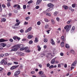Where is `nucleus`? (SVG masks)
Returning <instances> with one entry per match:
<instances>
[{
    "mask_svg": "<svg viewBox=\"0 0 77 77\" xmlns=\"http://www.w3.org/2000/svg\"><path fill=\"white\" fill-rule=\"evenodd\" d=\"M13 47H16L18 49L22 47H24V45L22 44H19L17 45H15L13 46Z\"/></svg>",
    "mask_w": 77,
    "mask_h": 77,
    "instance_id": "obj_1",
    "label": "nucleus"
},
{
    "mask_svg": "<svg viewBox=\"0 0 77 77\" xmlns=\"http://www.w3.org/2000/svg\"><path fill=\"white\" fill-rule=\"evenodd\" d=\"M71 28V25H67L64 27V29L66 30V32H68Z\"/></svg>",
    "mask_w": 77,
    "mask_h": 77,
    "instance_id": "obj_2",
    "label": "nucleus"
},
{
    "mask_svg": "<svg viewBox=\"0 0 77 77\" xmlns=\"http://www.w3.org/2000/svg\"><path fill=\"white\" fill-rule=\"evenodd\" d=\"M20 72H20V70L17 71L14 73V76H16L17 75H18L20 74Z\"/></svg>",
    "mask_w": 77,
    "mask_h": 77,
    "instance_id": "obj_3",
    "label": "nucleus"
},
{
    "mask_svg": "<svg viewBox=\"0 0 77 77\" xmlns=\"http://www.w3.org/2000/svg\"><path fill=\"white\" fill-rule=\"evenodd\" d=\"M18 66H19V65L13 66L10 69L11 70H13V69H14L17 68V67H18Z\"/></svg>",
    "mask_w": 77,
    "mask_h": 77,
    "instance_id": "obj_4",
    "label": "nucleus"
},
{
    "mask_svg": "<svg viewBox=\"0 0 77 77\" xmlns=\"http://www.w3.org/2000/svg\"><path fill=\"white\" fill-rule=\"evenodd\" d=\"M48 7H49V8H53V7H54V5L53 4L51 3H49L48 4Z\"/></svg>",
    "mask_w": 77,
    "mask_h": 77,
    "instance_id": "obj_5",
    "label": "nucleus"
},
{
    "mask_svg": "<svg viewBox=\"0 0 77 77\" xmlns=\"http://www.w3.org/2000/svg\"><path fill=\"white\" fill-rule=\"evenodd\" d=\"M13 47L14 46H13V47L14 48L12 49H11V51H17L18 50V48L16 47Z\"/></svg>",
    "mask_w": 77,
    "mask_h": 77,
    "instance_id": "obj_6",
    "label": "nucleus"
},
{
    "mask_svg": "<svg viewBox=\"0 0 77 77\" xmlns=\"http://www.w3.org/2000/svg\"><path fill=\"white\" fill-rule=\"evenodd\" d=\"M13 39L14 40H16V39H18V41H20V38H19L18 36H15L13 37Z\"/></svg>",
    "mask_w": 77,
    "mask_h": 77,
    "instance_id": "obj_7",
    "label": "nucleus"
},
{
    "mask_svg": "<svg viewBox=\"0 0 77 77\" xmlns=\"http://www.w3.org/2000/svg\"><path fill=\"white\" fill-rule=\"evenodd\" d=\"M32 30V27H29L28 29L25 31V33H27L29 32H30Z\"/></svg>",
    "mask_w": 77,
    "mask_h": 77,
    "instance_id": "obj_8",
    "label": "nucleus"
},
{
    "mask_svg": "<svg viewBox=\"0 0 77 77\" xmlns=\"http://www.w3.org/2000/svg\"><path fill=\"white\" fill-rule=\"evenodd\" d=\"M41 2H42V0H37L36 3V5H38L39 4H40Z\"/></svg>",
    "mask_w": 77,
    "mask_h": 77,
    "instance_id": "obj_9",
    "label": "nucleus"
},
{
    "mask_svg": "<svg viewBox=\"0 0 77 77\" xmlns=\"http://www.w3.org/2000/svg\"><path fill=\"white\" fill-rule=\"evenodd\" d=\"M63 8L65 10H66L68 9V7L66 5H63Z\"/></svg>",
    "mask_w": 77,
    "mask_h": 77,
    "instance_id": "obj_10",
    "label": "nucleus"
},
{
    "mask_svg": "<svg viewBox=\"0 0 77 77\" xmlns=\"http://www.w3.org/2000/svg\"><path fill=\"white\" fill-rule=\"evenodd\" d=\"M52 10H53V8H49L47 10V11L48 12H50V11H51Z\"/></svg>",
    "mask_w": 77,
    "mask_h": 77,
    "instance_id": "obj_11",
    "label": "nucleus"
},
{
    "mask_svg": "<svg viewBox=\"0 0 77 77\" xmlns=\"http://www.w3.org/2000/svg\"><path fill=\"white\" fill-rule=\"evenodd\" d=\"M5 41H8V40H5L3 38H1L0 39V42H5Z\"/></svg>",
    "mask_w": 77,
    "mask_h": 77,
    "instance_id": "obj_12",
    "label": "nucleus"
},
{
    "mask_svg": "<svg viewBox=\"0 0 77 77\" xmlns=\"http://www.w3.org/2000/svg\"><path fill=\"white\" fill-rule=\"evenodd\" d=\"M77 61L75 60L74 61V62L72 64V66H75V65H76L77 63Z\"/></svg>",
    "mask_w": 77,
    "mask_h": 77,
    "instance_id": "obj_13",
    "label": "nucleus"
},
{
    "mask_svg": "<svg viewBox=\"0 0 77 77\" xmlns=\"http://www.w3.org/2000/svg\"><path fill=\"white\" fill-rule=\"evenodd\" d=\"M38 38L37 37H36L35 38L34 42H35V43H37V42H38L39 41V40H38Z\"/></svg>",
    "mask_w": 77,
    "mask_h": 77,
    "instance_id": "obj_14",
    "label": "nucleus"
},
{
    "mask_svg": "<svg viewBox=\"0 0 77 77\" xmlns=\"http://www.w3.org/2000/svg\"><path fill=\"white\" fill-rule=\"evenodd\" d=\"M1 45L2 46V47H5L6 46V44L5 43H2L1 44Z\"/></svg>",
    "mask_w": 77,
    "mask_h": 77,
    "instance_id": "obj_15",
    "label": "nucleus"
},
{
    "mask_svg": "<svg viewBox=\"0 0 77 77\" xmlns=\"http://www.w3.org/2000/svg\"><path fill=\"white\" fill-rule=\"evenodd\" d=\"M54 62H55V59H52L51 60V63L52 64H54Z\"/></svg>",
    "mask_w": 77,
    "mask_h": 77,
    "instance_id": "obj_16",
    "label": "nucleus"
},
{
    "mask_svg": "<svg viewBox=\"0 0 77 77\" xmlns=\"http://www.w3.org/2000/svg\"><path fill=\"white\" fill-rule=\"evenodd\" d=\"M32 37L33 35H29L27 37V38H28V39H31V38Z\"/></svg>",
    "mask_w": 77,
    "mask_h": 77,
    "instance_id": "obj_17",
    "label": "nucleus"
},
{
    "mask_svg": "<svg viewBox=\"0 0 77 77\" xmlns=\"http://www.w3.org/2000/svg\"><path fill=\"white\" fill-rule=\"evenodd\" d=\"M37 48H38V51H41V48L40 47V46L39 45H38L37 46Z\"/></svg>",
    "mask_w": 77,
    "mask_h": 77,
    "instance_id": "obj_18",
    "label": "nucleus"
},
{
    "mask_svg": "<svg viewBox=\"0 0 77 77\" xmlns=\"http://www.w3.org/2000/svg\"><path fill=\"white\" fill-rule=\"evenodd\" d=\"M64 42H62L61 43V46L62 47H64Z\"/></svg>",
    "mask_w": 77,
    "mask_h": 77,
    "instance_id": "obj_19",
    "label": "nucleus"
},
{
    "mask_svg": "<svg viewBox=\"0 0 77 77\" xmlns=\"http://www.w3.org/2000/svg\"><path fill=\"white\" fill-rule=\"evenodd\" d=\"M58 11H55L54 13V16H56L57 14H58Z\"/></svg>",
    "mask_w": 77,
    "mask_h": 77,
    "instance_id": "obj_20",
    "label": "nucleus"
},
{
    "mask_svg": "<svg viewBox=\"0 0 77 77\" xmlns=\"http://www.w3.org/2000/svg\"><path fill=\"white\" fill-rule=\"evenodd\" d=\"M1 20L2 21V22H5L6 20V19L5 18H2L1 19Z\"/></svg>",
    "mask_w": 77,
    "mask_h": 77,
    "instance_id": "obj_21",
    "label": "nucleus"
},
{
    "mask_svg": "<svg viewBox=\"0 0 77 77\" xmlns=\"http://www.w3.org/2000/svg\"><path fill=\"white\" fill-rule=\"evenodd\" d=\"M3 70V68L0 67V72H2Z\"/></svg>",
    "mask_w": 77,
    "mask_h": 77,
    "instance_id": "obj_22",
    "label": "nucleus"
},
{
    "mask_svg": "<svg viewBox=\"0 0 77 77\" xmlns=\"http://www.w3.org/2000/svg\"><path fill=\"white\" fill-rule=\"evenodd\" d=\"M44 74V72L42 71H40L38 72V74L41 75V74Z\"/></svg>",
    "mask_w": 77,
    "mask_h": 77,
    "instance_id": "obj_23",
    "label": "nucleus"
},
{
    "mask_svg": "<svg viewBox=\"0 0 77 77\" xmlns=\"http://www.w3.org/2000/svg\"><path fill=\"white\" fill-rule=\"evenodd\" d=\"M48 27H49L48 25H46L45 26V29H47Z\"/></svg>",
    "mask_w": 77,
    "mask_h": 77,
    "instance_id": "obj_24",
    "label": "nucleus"
},
{
    "mask_svg": "<svg viewBox=\"0 0 77 77\" xmlns=\"http://www.w3.org/2000/svg\"><path fill=\"white\" fill-rule=\"evenodd\" d=\"M2 11V5L0 3V12Z\"/></svg>",
    "mask_w": 77,
    "mask_h": 77,
    "instance_id": "obj_25",
    "label": "nucleus"
},
{
    "mask_svg": "<svg viewBox=\"0 0 77 77\" xmlns=\"http://www.w3.org/2000/svg\"><path fill=\"white\" fill-rule=\"evenodd\" d=\"M61 38L62 39V40L63 41H65V39H64V36H61Z\"/></svg>",
    "mask_w": 77,
    "mask_h": 77,
    "instance_id": "obj_26",
    "label": "nucleus"
},
{
    "mask_svg": "<svg viewBox=\"0 0 77 77\" xmlns=\"http://www.w3.org/2000/svg\"><path fill=\"white\" fill-rule=\"evenodd\" d=\"M66 48H69V45H68V44H66Z\"/></svg>",
    "mask_w": 77,
    "mask_h": 77,
    "instance_id": "obj_27",
    "label": "nucleus"
},
{
    "mask_svg": "<svg viewBox=\"0 0 77 77\" xmlns=\"http://www.w3.org/2000/svg\"><path fill=\"white\" fill-rule=\"evenodd\" d=\"M44 41L45 42H48V40L47 38H45L44 40Z\"/></svg>",
    "mask_w": 77,
    "mask_h": 77,
    "instance_id": "obj_28",
    "label": "nucleus"
},
{
    "mask_svg": "<svg viewBox=\"0 0 77 77\" xmlns=\"http://www.w3.org/2000/svg\"><path fill=\"white\" fill-rule=\"evenodd\" d=\"M16 22L17 23H19V24H20V23H21V22H20V20H18V19H17L16 20Z\"/></svg>",
    "mask_w": 77,
    "mask_h": 77,
    "instance_id": "obj_29",
    "label": "nucleus"
},
{
    "mask_svg": "<svg viewBox=\"0 0 77 77\" xmlns=\"http://www.w3.org/2000/svg\"><path fill=\"white\" fill-rule=\"evenodd\" d=\"M20 50L21 51H23L24 50V47L20 48Z\"/></svg>",
    "mask_w": 77,
    "mask_h": 77,
    "instance_id": "obj_30",
    "label": "nucleus"
},
{
    "mask_svg": "<svg viewBox=\"0 0 77 77\" xmlns=\"http://www.w3.org/2000/svg\"><path fill=\"white\" fill-rule=\"evenodd\" d=\"M30 18V17H26L25 18V20H26L27 21V20H29Z\"/></svg>",
    "mask_w": 77,
    "mask_h": 77,
    "instance_id": "obj_31",
    "label": "nucleus"
},
{
    "mask_svg": "<svg viewBox=\"0 0 77 77\" xmlns=\"http://www.w3.org/2000/svg\"><path fill=\"white\" fill-rule=\"evenodd\" d=\"M51 21L52 22V24H54V20H53V19H51Z\"/></svg>",
    "mask_w": 77,
    "mask_h": 77,
    "instance_id": "obj_32",
    "label": "nucleus"
},
{
    "mask_svg": "<svg viewBox=\"0 0 77 77\" xmlns=\"http://www.w3.org/2000/svg\"><path fill=\"white\" fill-rule=\"evenodd\" d=\"M37 24L38 26H40L41 25V22L38 21L37 22Z\"/></svg>",
    "mask_w": 77,
    "mask_h": 77,
    "instance_id": "obj_33",
    "label": "nucleus"
},
{
    "mask_svg": "<svg viewBox=\"0 0 77 77\" xmlns=\"http://www.w3.org/2000/svg\"><path fill=\"white\" fill-rule=\"evenodd\" d=\"M46 15H48V16H49V17H50L51 16V14L50 13H47L46 14Z\"/></svg>",
    "mask_w": 77,
    "mask_h": 77,
    "instance_id": "obj_34",
    "label": "nucleus"
},
{
    "mask_svg": "<svg viewBox=\"0 0 77 77\" xmlns=\"http://www.w3.org/2000/svg\"><path fill=\"white\" fill-rule=\"evenodd\" d=\"M29 44H33V41L31 40L29 42Z\"/></svg>",
    "mask_w": 77,
    "mask_h": 77,
    "instance_id": "obj_35",
    "label": "nucleus"
},
{
    "mask_svg": "<svg viewBox=\"0 0 77 77\" xmlns=\"http://www.w3.org/2000/svg\"><path fill=\"white\" fill-rule=\"evenodd\" d=\"M32 2H33V1L30 0L28 2V4H30V3H32Z\"/></svg>",
    "mask_w": 77,
    "mask_h": 77,
    "instance_id": "obj_36",
    "label": "nucleus"
},
{
    "mask_svg": "<svg viewBox=\"0 0 77 77\" xmlns=\"http://www.w3.org/2000/svg\"><path fill=\"white\" fill-rule=\"evenodd\" d=\"M74 30H75V27L73 26L72 28V32H73Z\"/></svg>",
    "mask_w": 77,
    "mask_h": 77,
    "instance_id": "obj_37",
    "label": "nucleus"
},
{
    "mask_svg": "<svg viewBox=\"0 0 77 77\" xmlns=\"http://www.w3.org/2000/svg\"><path fill=\"white\" fill-rule=\"evenodd\" d=\"M75 5H76L75 4H73L72 5V8H75Z\"/></svg>",
    "mask_w": 77,
    "mask_h": 77,
    "instance_id": "obj_38",
    "label": "nucleus"
},
{
    "mask_svg": "<svg viewBox=\"0 0 77 77\" xmlns=\"http://www.w3.org/2000/svg\"><path fill=\"white\" fill-rule=\"evenodd\" d=\"M5 61H4V60H2L1 61V65H2L3 64V63H4V62Z\"/></svg>",
    "mask_w": 77,
    "mask_h": 77,
    "instance_id": "obj_39",
    "label": "nucleus"
},
{
    "mask_svg": "<svg viewBox=\"0 0 77 77\" xmlns=\"http://www.w3.org/2000/svg\"><path fill=\"white\" fill-rule=\"evenodd\" d=\"M23 9H26V5H23Z\"/></svg>",
    "mask_w": 77,
    "mask_h": 77,
    "instance_id": "obj_40",
    "label": "nucleus"
},
{
    "mask_svg": "<svg viewBox=\"0 0 77 77\" xmlns=\"http://www.w3.org/2000/svg\"><path fill=\"white\" fill-rule=\"evenodd\" d=\"M25 51L26 53H30V50H26Z\"/></svg>",
    "mask_w": 77,
    "mask_h": 77,
    "instance_id": "obj_41",
    "label": "nucleus"
},
{
    "mask_svg": "<svg viewBox=\"0 0 77 77\" xmlns=\"http://www.w3.org/2000/svg\"><path fill=\"white\" fill-rule=\"evenodd\" d=\"M20 23H16L15 25V26H19V25Z\"/></svg>",
    "mask_w": 77,
    "mask_h": 77,
    "instance_id": "obj_42",
    "label": "nucleus"
},
{
    "mask_svg": "<svg viewBox=\"0 0 77 77\" xmlns=\"http://www.w3.org/2000/svg\"><path fill=\"white\" fill-rule=\"evenodd\" d=\"M51 68H53V65H51L49 67L50 69H51Z\"/></svg>",
    "mask_w": 77,
    "mask_h": 77,
    "instance_id": "obj_43",
    "label": "nucleus"
},
{
    "mask_svg": "<svg viewBox=\"0 0 77 77\" xmlns=\"http://www.w3.org/2000/svg\"><path fill=\"white\" fill-rule=\"evenodd\" d=\"M11 74V72H8L7 75H10Z\"/></svg>",
    "mask_w": 77,
    "mask_h": 77,
    "instance_id": "obj_44",
    "label": "nucleus"
},
{
    "mask_svg": "<svg viewBox=\"0 0 77 77\" xmlns=\"http://www.w3.org/2000/svg\"><path fill=\"white\" fill-rule=\"evenodd\" d=\"M45 21L46 22H48V20L47 19H45Z\"/></svg>",
    "mask_w": 77,
    "mask_h": 77,
    "instance_id": "obj_45",
    "label": "nucleus"
},
{
    "mask_svg": "<svg viewBox=\"0 0 77 77\" xmlns=\"http://www.w3.org/2000/svg\"><path fill=\"white\" fill-rule=\"evenodd\" d=\"M51 43L52 44V45H55V43L54 42H52Z\"/></svg>",
    "mask_w": 77,
    "mask_h": 77,
    "instance_id": "obj_46",
    "label": "nucleus"
},
{
    "mask_svg": "<svg viewBox=\"0 0 77 77\" xmlns=\"http://www.w3.org/2000/svg\"><path fill=\"white\" fill-rule=\"evenodd\" d=\"M17 9H20V8H21V7L20 5H17Z\"/></svg>",
    "mask_w": 77,
    "mask_h": 77,
    "instance_id": "obj_47",
    "label": "nucleus"
},
{
    "mask_svg": "<svg viewBox=\"0 0 77 77\" xmlns=\"http://www.w3.org/2000/svg\"><path fill=\"white\" fill-rule=\"evenodd\" d=\"M14 63L15 65H17V64H18V63L17 62H14Z\"/></svg>",
    "mask_w": 77,
    "mask_h": 77,
    "instance_id": "obj_48",
    "label": "nucleus"
},
{
    "mask_svg": "<svg viewBox=\"0 0 77 77\" xmlns=\"http://www.w3.org/2000/svg\"><path fill=\"white\" fill-rule=\"evenodd\" d=\"M30 5L29 4V5H27V8H28V9H29V7H30Z\"/></svg>",
    "mask_w": 77,
    "mask_h": 77,
    "instance_id": "obj_49",
    "label": "nucleus"
},
{
    "mask_svg": "<svg viewBox=\"0 0 77 77\" xmlns=\"http://www.w3.org/2000/svg\"><path fill=\"white\" fill-rule=\"evenodd\" d=\"M15 26H12V28H13V29H17V28H18L17 27H15Z\"/></svg>",
    "mask_w": 77,
    "mask_h": 77,
    "instance_id": "obj_50",
    "label": "nucleus"
},
{
    "mask_svg": "<svg viewBox=\"0 0 77 77\" xmlns=\"http://www.w3.org/2000/svg\"><path fill=\"white\" fill-rule=\"evenodd\" d=\"M39 6H37L35 7L36 9H39Z\"/></svg>",
    "mask_w": 77,
    "mask_h": 77,
    "instance_id": "obj_51",
    "label": "nucleus"
},
{
    "mask_svg": "<svg viewBox=\"0 0 77 77\" xmlns=\"http://www.w3.org/2000/svg\"><path fill=\"white\" fill-rule=\"evenodd\" d=\"M41 76L42 77H45V74H42V75Z\"/></svg>",
    "mask_w": 77,
    "mask_h": 77,
    "instance_id": "obj_52",
    "label": "nucleus"
},
{
    "mask_svg": "<svg viewBox=\"0 0 77 77\" xmlns=\"http://www.w3.org/2000/svg\"><path fill=\"white\" fill-rule=\"evenodd\" d=\"M7 6H10V2H8Z\"/></svg>",
    "mask_w": 77,
    "mask_h": 77,
    "instance_id": "obj_53",
    "label": "nucleus"
},
{
    "mask_svg": "<svg viewBox=\"0 0 77 77\" xmlns=\"http://www.w3.org/2000/svg\"><path fill=\"white\" fill-rule=\"evenodd\" d=\"M71 52L73 53V54H74V51L73 50H71Z\"/></svg>",
    "mask_w": 77,
    "mask_h": 77,
    "instance_id": "obj_54",
    "label": "nucleus"
},
{
    "mask_svg": "<svg viewBox=\"0 0 77 77\" xmlns=\"http://www.w3.org/2000/svg\"><path fill=\"white\" fill-rule=\"evenodd\" d=\"M50 64L49 63H47V67H49V66H50Z\"/></svg>",
    "mask_w": 77,
    "mask_h": 77,
    "instance_id": "obj_55",
    "label": "nucleus"
},
{
    "mask_svg": "<svg viewBox=\"0 0 77 77\" xmlns=\"http://www.w3.org/2000/svg\"><path fill=\"white\" fill-rule=\"evenodd\" d=\"M61 67V65L60 64H59L58 65V68H60Z\"/></svg>",
    "mask_w": 77,
    "mask_h": 77,
    "instance_id": "obj_56",
    "label": "nucleus"
},
{
    "mask_svg": "<svg viewBox=\"0 0 77 77\" xmlns=\"http://www.w3.org/2000/svg\"><path fill=\"white\" fill-rule=\"evenodd\" d=\"M56 19H57V21H59V20H60V19L59 17H57L56 18Z\"/></svg>",
    "mask_w": 77,
    "mask_h": 77,
    "instance_id": "obj_57",
    "label": "nucleus"
},
{
    "mask_svg": "<svg viewBox=\"0 0 77 77\" xmlns=\"http://www.w3.org/2000/svg\"><path fill=\"white\" fill-rule=\"evenodd\" d=\"M60 56H63V53H60Z\"/></svg>",
    "mask_w": 77,
    "mask_h": 77,
    "instance_id": "obj_58",
    "label": "nucleus"
},
{
    "mask_svg": "<svg viewBox=\"0 0 77 77\" xmlns=\"http://www.w3.org/2000/svg\"><path fill=\"white\" fill-rule=\"evenodd\" d=\"M18 6V5H15L14 6V8H15V7H17Z\"/></svg>",
    "mask_w": 77,
    "mask_h": 77,
    "instance_id": "obj_59",
    "label": "nucleus"
},
{
    "mask_svg": "<svg viewBox=\"0 0 77 77\" xmlns=\"http://www.w3.org/2000/svg\"><path fill=\"white\" fill-rule=\"evenodd\" d=\"M20 32L21 33H23V32H24V30L23 29H21L20 30Z\"/></svg>",
    "mask_w": 77,
    "mask_h": 77,
    "instance_id": "obj_60",
    "label": "nucleus"
},
{
    "mask_svg": "<svg viewBox=\"0 0 77 77\" xmlns=\"http://www.w3.org/2000/svg\"><path fill=\"white\" fill-rule=\"evenodd\" d=\"M9 41H10V42H13V39L12 38L10 39Z\"/></svg>",
    "mask_w": 77,
    "mask_h": 77,
    "instance_id": "obj_61",
    "label": "nucleus"
},
{
    "mask_svg": "<svg viewBox=\"0 0 77 77\" xmlns=\"http://www.w3.org/2000/svg\"><path fill=\"white\" fill-rule=\"evenodd\" d=\"M4 65H6V64H7V62H6V61H5L4 62Z\"/></svg>",
    "mask_w": 77,
    "mask_h": 77,
    "instance_id": "obj_62",
    "label": "nucleus"
},
{
    "mask_svg": "<svg viewBox=\"0 0 77 77\" xmlns=\"http://www.w3.org/2000/svg\"><path fill=\"white\" fill-rule=\"evenodd\" d=\"M28 24V22H25L24 24V25H26V24Z\"/></svg>",
    "mask_w": 77,
    "mask_h": 77,
    "instance_id": "obj_63",
    "label": "nucleus"
},
{
    "mask_svg": "<svg viewBox=\"0 0 77 77\" xmlns=\"http://www.w3.org/2000/svg\"><path fill=\"white\" fill-rule=\"evenodd\" d=\"M35 71H32L31 72V73L32 74H35Z\"/></svg>",
    "mask_w": 77,
    "mask_h": 77,
    "instance_id": "obj_64",
    "label": "nucleus"
}]
</instances>
